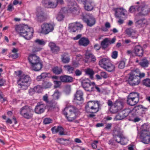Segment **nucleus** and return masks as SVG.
I'll use <instances>...</instances> for the list:
<instances>
[{
	"label": "nucleus",
	"instance_id": "nucleus-1",
	"mask_svg": "<svg viewBox=\"0 0 150 150\" xmlns=\"http://www.w3.org/2000/svg\"><path fill=\"white\" fill-rule=\"evenodd\" d=\"M15 30L20 36L23 37L26 40H30L33 37V29L27 25L20 24L16 25Z\"/></svg>",
	"mask_w": 150,
	"mask_h": 150
},
{
	"label": "nucleus",
	"instance_id": "nucleus-2",
	"mask_svg": "<svg viewBox=\"0 0 150 150\" xmlns=\"http://www.w3.org/2000/svg\"><path fill=\"white\" fill-rule=\"evenodd\" d=\"M145 75L144 73H141L138 69L132 71L128 79L129 83L132 86L138 85L140 82V79L144 77Z\"/></svg>",
	"mask_w": 150,
	"mask_h": 150
},
{
	"label": "nucleus",
	"instance_id": "nucleus-3",
	"mask_svg": "<svg viewBox=\"0 0 150 150\" xmlns=\"http://www.w3.org/2000/svg\"><path fill=\"white\" fill-rule=\"evenodd\" d=\"M63 113L68 121L72 122L76 118L79 111L75 107L70 106L66 107L63 111Z\"/></svg>",
	"mask_w": 150,
	"mask_h": 150
},
{
	"label": "nucleus",
	"instance_id": "nucleus-4",
	"mask_svg": "<svg viewBox=\"0 0 150 150\" xmlns=\"http://www.w3.org/2000/svg\"><path fill=\"white\" fill-rule=\"evenodd\" d=\"M28 60L33 70L38 71L41 70L42 64L39 57L35 54H31L28 56Z\"/></svg>",
	"mask_w": 150,
	"mask_h": 150
},
{
	"label": "nucleus",
	"instance_id": "nucleus-5",
	"mask_svg": "<svg viewBox=\"0 0 150 150\" xmlns=\"http://www.w3.org/2000/svg\"><path fill=\"white\" fill-rule=\"evenodd\" d=\"M100 102L98 100L89 101L85 106L86 112L88 113H96L99 110Z\"/></svg>",
	"mask_w": 150,
	"mask_h": 150
},
{
	"label": "nucleus",
	"instance_id": "nucleus-6",
	"mask_svg": "<svg viewBox=\"0 0 150 150\" xmlns=\"http://www.w3.org/2000/svg\"><path fill=\"white\" fill-rule=\"evenodd\" d=\"M30 80L29 75L24 74L21 75L17 81L18 86L22 89L26 90L27 89Z\"/></svg>",
	"mask_w": 150,
	"mask_h": 150
},
{
	"label": "nucleus",
	"instance_id": "nucleus-7",
	"mask_svg": "<svg viewBox=\"0 0 150 150\" xmlns=\"http://www.w3.org/2000/svg\"><path fill=\"white\" fill-rule=\"evenodd\" d=\"M99 64L101 67L108 71L112 72L115 70V66L110 63L108 59L104 58L100 60Z\"/></svg>",
	"mask_w": 150,
	"mask_h": 150
},
{
	"label": "nucleus",
	"instance_id": "nucleus-8",
	"mask_svg": "<svg viewBox=\"0 0 150 150\" xmlns=\"http://www.w3.org/2000/svg\"><path fill=\"white\" fill-rule=\"evenodd\" d=\"M54 24L50 23H44L41 25V33L47 35L53 31L54 29Z\"/></svg>",
	"mask_w": 150,
	"mask_h": 150
},
{
	"label": "nucleus",
	"instance_id": "nucleus-9",
	"mask_svg": "<svg viewBox=\"0 0 150 150\" xmlns=\"http://www.w3.org/2000/svg\"><path fill=\"white\" fill-rule=\"evenodd\" d=\"M20 113L23 117L27 119L31 118L33 115L31 110L28 106H25L21 108Z\"/></svg>",
	"mask_w": 150,
	"mask_h": 150
},
{
	"label": "nucleus",
	"instance_id": "nucleus-10",
	"mask_svg": "<svg viewBox=\"0 0 150 150\" xmlns=\"http://www.w3.org/2000/svg\"><path fill=\"white\" fill-rule=\"evenodd\" d=\"M43 6L47 8H54L57 6L58 0H43L42 1Z\"/></svg>",
	"mask_w": 150,
	"mask_h": 150
},
{
	"label": "nucleus",
	"instance_id": "nucleus-11",
	"mask_svg": "<svg viewBox=\"0 0 150 150\" xmlns=\"http://www.w3.org/2000/svg\"><path fill=\"white\" fill-rule=\"evenodd\" d=\"M82 85L86 91L89 92L93 91V82H91L88 79H83L82 81Z\"/></svg>",
	"mask_w": 150,
	"mask_h": 150
},
{
	"label": "nucleus",
	"instance_id": "nucleus-12",
	"mask_svg": "<svg viewBox=\"0 0 150 150\" xmlns=\"http://www.w3.org/2000/svg\"><path fill=\"white\" fill-rule=\"evenodd\" d=\"M142 108V105H139L138 106H135L132 110L129 108H127L122 111V114L124 115V116H125V118L128 115H130L131 114H132V115L134 116V114L133 113L135 112L139 109H141Z\"/></svg>",
	"mask_w": 150,
	"mask_h": 150
},
{
	"label": "nucleus",
	"instance_id": "nucleus-13",
	"mask_svg": "<svg viewBox=\"0 0 150 150\" xmlns=\"http://www.w3.org/2000/svg\"><path fill=\"white\" fill-rule=\"evenodd\" d=\"M115 40V38H113L111 40L107 38H105L101 43L102 48L103 49H106L109 45L114 43Z\"/></svg>",
	"mask_w": 150,
	"mask_h": 150
},
{
	"label": "nucleus",
	"instance_id": "nucleus-14",
	"mask_svg": "<svg viewBox=\"0 0 150 150\" xmlns=\"http://www.w3.org/2000/svg\"><path fill=\"white\" fill-rule=\"evenodd\" d=\"M36 16L38 20L40 22L43 21L47 18V16L40 8H38L37 9Z\"/></svg>",
	"mask_w": 150,
	"mask_h": 150
},
{
	"label": "nucleus",
	"instance_id": "nucleus-15",
	"mask_svg": "<svg viewBox=\"0 0 150 150\" xmlns=\"http://www.w3.org/2000/svg\"><path fill=\"white\" fill-rule=\"evenodd\" d=\"M83 20L90 26H92L96 23V20L91 14H88L86 17H83Z\"/></svg>",
	"mask_w": 150,
	"mask_h": 150
},
{
	"label": "nucleus",
	"instance_id": "nucleus-16",
	"mask_svg": "<svg viewBox=\"0 0 150 150\" xmlns=\"http://www.w3.org/2000/svg\"><path fill=\"white\" fill-rule=\"evenodd\" d=\"M79 8V7L75 2H71L68 4L67 11L73 14H75L78 11Z\"/></svg>",
	"mask_w": 150,
	"mask_h": 150
},
{
	"label": "nucleus",
	"instance_id": "nucleus-17",
	"mask_svg": "<svg viewBox=\"0 0 150 150\" xmlns=\"http://www.w3.org/2000/svg\"><path fill=\"white\" fill-rule=\"evenodd\" d=\"M83 27V25L80 23H73L69 25V28L70 31L72 32H75Z\"/></svg>",
	"mask_w": 150,
	"mask_h": 150
},
{
	"label": "nucleus",
	"instance_id": "nucleus-18",
	"mask_svg": "<svg viewBox=\"0 0 150 150\" xmlns=\"http://www.w3.org/2000/svg\"><path fill=\"white\" fill-rule=\"evenodd\" d=\"M140 8L139 13L141 15L145 16L148 14L150 11V7L147 5L142 4L139 6Z\"/></svg>",
	"mask_w": 150,
	"mask_h": 150
},
{
	"label": "nucleus",
	"instance_id": "nucleus-19",
	"mask_svg": "<svg viewBox=\"0 0 150 150\" xmlns=\"http://www.w3.org/2000/svg\"><path fill=\"white\" fill-rule=\"evenodd\" d=\"M140 138L142 142L144 144H149L150 142V132L141 133Z\"/></svg>",
	"mask_w": 150,
	"mask_h": 150
},
{
	"label": "nucleus",
	"instance_id": "nucleus-20",
	"mask_svg": "<svg viewBox=\"0 0 150 150\" xmlns=\"http://www.w3.org/2000/svg\"><path fill=\"white\" fill-rule=\"evenodd\" d=\"M126 33L133 39H137L138 37V34L134 30L131 28H128L125 30Z\"/></svg>",
	"mask_w": 150,
	"mask_h": 150
},
{
	"label": "nucleus",
	"instance_id": "nucleus-21",
	"mask_svg": "<svg viewBox=\"0 0 150 150\" xmlns=\"http://www.w3.org/2000/svg\"><path fill=\"white\" fill-rule=\"evenodd\" d=\"M85 62H94L96 60L95 56L90 52L87 51L85 54Z\"/></svg>",
	"mask_w": 150,
	"mask_h": 150
},
{
	"label": "nucleus",
	"instance_id": "nucleus-22",
	"mask_svg": "<svg viewBox=\"0 0 150 150\" xmlns=\"http://www.w3.org/2000/svg\"><path fill=\"white\" fill-rule=\"evenodd\" d=\"M79 2L84 4L85 9L88 11H91L93 8L91 2L86 3V0H77Z\"/></svg>",
	"mask_w": 150,
	"mask_h": 150
},
{
	"label": "nucleus",
	"instance_id": "nucleus-23",
	"mask_svg": "<svg viewBox=\"0 0 150 150\" xmlns=\"http://www.w3.org/2000/svg\"><path fill=\"white\" fill-rule=\"evenodd\" d=\"M45 109V106L43 104L38 103L36 106L35 111L36 113L38 114H40L43 112Z\"/></svg>",
	"mask_w": 150,
	"mask_h": 150
},
{
	"label": "nucleus",
	"instance_id": "nucleus-24",
	"mask_svg": "<svg viewBox=\"0 0 150 150\" xmlns=\"http://www.w3.org/2000/svg\"><path fill=\"white\" fill-rule=\"evenodd\" d=\"M48 45L50 48L51 51L53 53H57L60 50L59 47L53 42H50Z\"/></svg>",
	"mask_w": 150,
	"mask_h": 150
},
{
	"label": "nucleus",
	"instance_id": "nucleus-25",
	"mask_svg": "<svg viewBox=\"0 0 150 150\" xmlns=\"http://www.w3.org/2000/svg\"><path fill=\"white\" fill-rule=\"evenodd\" d=\"M134 53L137 56H142L143 54V49L142 47L139 45L135 46L134 49Z\"/></svg>",
	"mask_w": 150,
	"mask_h": 150
},
{
	"label": "nucleus",
	"instance_id": "nucleus-26",
	"mask_svg": "<svg viewBox=\"0 0 150 150\" xmlns=\"http://www.w3.org/2000/svg\"><path fill=\"white\" fill-rule=\"evenodd\" d=\"M126 12V11L122 8H117L115 10V14L117 17H118L119 15L125 16Z\"/></svg>",
	"mask_w": 150,
	"mask_h": 150
},
{
	"label": "nucleus",
	"instance_id": "nucleus-27",
	"mask_svg": "<svg viewBox=\"0 0 150 150\" xmlns=\"http://www.w3.org/2000/svg\"><path fill=\"white\" fill-rule=\"evenodd\" d=\"M135 24L138 27H144L147 24L146 20L144 19L139 20L136 22Z\"/></svg>",
	"mask_w": 150,
	"mask_h": 150
},
{
	"label": "nucleus",
	"instance_id": "nucleus-28",
	"mask_svg": "<svg viewBox=\"0 0 150 150\" xmlns=\"http://www.w3.org/2000/svg\"><path fill=\"white\" fill-rule=\"evenodd\" d=\"M83 93L82 91L80 90L77 91L74 95V100H83Z\"/></svg>",
	"mask_w": 150,
	"mask_h": 150
},
{
	"label": "nucleus",
	"instance_id": "nucleus-29",
	"mask_svg": "<svg viewBox=\"0 0 150 150\" xmlns=\"http://www.w3.org/2000/svg\"><path fill=\"white\" fill-rule=\"evenodd\" d=\"M61 81L64 82H70L72 81V78L67 75L62 76H60Z\"/></svg>",
	"mask_w": 150,
	"mask_h": 150
},
{
	"label": "nucleus",
	"instance_id": "nucleus-30",
	"mask_svg": "<svg viewBox=\"0 0 150 150\" xmlns=\"http://www.w3.org/2000/svg\"><path fill=\"white\" fill-rule=\"evenodd\" d=\"M79 43L80 45L86 46L88 44L89 41L87 38L83 37L79 40Z\"/></svg>",
	"mask_w": 150,
	"mask_h": 150
},
{
	"label": "nucleus",
	"instance_id": "nucleus-31",
	"mask_svg": "<svg viewBox=\"0 0 150 150\" xmlns=\"http://www.w3.org/2000/svg\"><path fill=\"white\" fill-rule=\"evenodd\" d=\"M139 100L132 98L129 97H127V104L131 106H133L137 104L139 102Z\"/></svg>",
	"mask_w": 150,
	"mask_h": 150
},
{
	"label": "nucleus",
	"instance_id": "nucleus-32",
	"mask_svg": "<svg viewBox=\"0 0 150 150\" xmlns=\"http://www.w3.org/2000/svg\"><path fill=\"white\" fill-rule=\"evenodd\" d=\"M150 126L147 124H144L141 127V133H146L148 132H150L149 129Z\"/></svg>",
	"mask_w": 150,
	"mask_h": 150
},
{
	"label": "nucleus",
	"instance_id": "nucleus-33",
	"mask_svg": "<svg viewBox=\"0 0 150 150\" xmlns=\"http://www.w3.org/2000/svg\"><path fill=\"white\" fill-rule=\"evenodd\" d=\"M65 70L67 71L69 73H72L74 70V68L69 65H66L64 66Z\"/></svg>",
	"mask_w": 150,
	"mask_h": 150
},
{
	"label": "nucleus",
	"instance_id": "nucleus-34",
	"mask_svg": "<svg viewBox=\"0 0 150 150\" xmlns=\"http://www.w3.org/2000/svg\"><path fill=\"white\" fill-rule=\"evenodd\" d=\"M85 71L86 74L89 75L90 78L92 79L94 72L92 69L89 68H87L85 69Z\"/></svg>",
	"mask_w": 150,
	"mask_h": 150
},
{
	"label": "nucleus",
	"instance_id": "nucleus-35",
	"mask_svg": "<svg viewBox=\"0 0 150 150\" xmlns=\"http://www.w3.org/2000/svg\"><path fill=\"white\" fill-rule=\"evenodd\" d=\"M127 97L137 100H139V94L137 92H132L129 94Z\"/></svg>",
	"mask_w": 150,
	"mask_h": 150
},
{
	"label": "nucleus",
	"instance_id": "nucleus-36",
	"mask_svg": "<svg viewBox=\"0 0 150 150\" xmlns=\"http://www.w3.org/2000/svg\"><path fill=\"white\" fill-rule=\"evenodd\" d=\"M139 8H140L139 6H132L130 7L129 9V11L131 13L137 12L138 13H139Z\"/></svg>",
	"mask_w": 150,
	"mask_h": 150
},
{
	"label": "nucleus",
	"instance_id": "nucleus-37",
	"mask_svg": "<svg viewBox=\"0 0 150 150\" xmlns=\"http://www.w3.org/2000/svg\"><path fill=\"white\" fill-rule=\"evenodd\" d=\"M46 42V41L43 39H37L34 41V46L36 44L40 45H44Z\"/></svg>",
	"mask_w": 150,
	"mask_h": 150
},
{
	"label": "nucleus",
	"instance_id": "nucleus-38",
	"mask_svg": "<svg viewBox=\"0 0 150 150\" xmlns=\"http://www.w3.org/2000/svg\"><path fill=\"white\" fill-rule=\"evenodd\" d=\"M139 64L143 67H147L148 66L149 62L146 59H142Z\"/></svg>",
	"mask_w": 150,
	"mask_h": 150
},
{
	"label": "nucleus",
	"instance_id": "nucleus-39",
	"mask_svg": "<svg viewBox=\"0 0 150 150\" xmlns=\"http://www.w3.org/2000/svg\"><path fill=\"white\" fill-rule=\"evenodd\" d=\"M61 95V93L58 90H56L54 92L52 96L54 100H58L59 98Z\"/></svg>",
	"mask_w": 150,
	"mask_h": 150
},
{
	"label": "nucleus",
	"instance_id": "nucleus-40",
	"mask_svg": "<svg viewBox=\"0 0 150 150\" xmlns=\"http://www.w3.org/2000/svg\"><path fill=\"white\" fill-rule=\"evenodd\" d=\"M52 71L54 73L57 74H60L62 71V69L57 67H54L52 69Z\"/></svg>",
	"mask_w": 150,
	"mask_h": 150
},
{
	"label": "nucleus",
	"instance_id": "nucleus-41",
	"mask_svg": "<svg viewBox=\"0 0 150 150\" xmlns=\"http://www.w3.org/2000/svg\"><path fill=\"white\" fill-rule=\"evenodd\" d=\"M70 59L68 57H67L63 55L62 56V61L64 63H67L70 61Z\"/></svg>",
	"mask_w": 150,
	"mask_h": 150
},
{
	"label": "nucleus",
	"instance_id": "nucleus-42",
	"mask_svg": "<svg viewBox=\"0 0 150 150\" xmlns=\"http://www.w3.org/2000/svg\"><path fill=\"white\" fill-rule=\"evenodd\" d=\"M127 139L122 134V137H121L120 143L122 145H125L127 144Z\"/></svg>",
	"mask_w": 150,
	"mask_h": 150
},
{
	"label": "nucleus",
	"instance_id": "nucleus-43",
	"mask_svg": "<svg viewBox=\"0 0 150 150\" xmlns=\"http://www.w3.org/2000/svg\"><path fill=\"white\" fill-rule=\"evenodd\" d=\"M35 92L38 93H41L42 91V87L40 85H37L33 88Z\"/></svg>",
	"mask_w": 150,
	"mask_h": 150
},
{
	"label": "nucleus",
	"instance_id": "nucleus-44",
	"mask_svg": "<svg viewBox=\"0 0 150 150\" xmlns=\"http://www.w3.org/2000/svg\"><path fill=\"white\" fill-rule=\"evenodd\" d=\"M125 118V116L122 114V111H120L116 116V119L117 120H121Z\"/></svg>",
	"mask_w": 150,
	"mask_h": 150
},
{
	"label": "nucleus",
	"instance_id": "nucleus-45",
	"mask_svg": "<svg viewBox=\"0 0 150 150\" xmlns=\"http://www.w3.org/2000/svg\"><path fill=\"white\" fill-rule=\"evenodd\" d=\"M143 83L144 85L147 87H150V79H144L143 81Z\"/></svg>",
	"mask_w": 150,
	"mask_h": 150
},
{
	"label": "nucleus",
	"instance_id": "nucleus-46",
	"mask_svg": "<svg viewBox=\"0 0 150 150\" xmlns=\"http://www.w3.org/2000/svg\"><path fill=\"white\" fill-rule=\"evenodd\" d=\"M58 129V132H59V134L60 135H65L66 134L65 133V132H64V129L61 126H59L57 127Z\"/></svg>",
	"mask_w": 150,
	"mask_h": 150
},
{
	"label": "nucleus",
	"instance_id": "nucleus-47",
	"mask_svg": "<svg viewBox=\"0 0 150 150\" xmlns=\"http://www.w3.org/2000/svg\"><path fill=\"white\" fill-rule=\"evenodd\" d=\"M115 106H116L119 110H121L123 108V105L122 102L118 101L115 102Z\"/></svg>",
	"mask_w": 150,
	"mask_h": 150
},
{
	"label": "nucleus",
	"instance_id": "nucleus-48",
	"mask_svg": "<svg viewBox=\"0 0 150 150\" xmlns=\"http://www.w3.org/2000/svg\"><path fill=\"white\" fill-rule=\"evenodd\" d=\"M42 85L43 87L45 88H48L51 87L52 84L51 82L46 81L44 82Z\"/></svg>",
	"mask_w": 150,
	"mask_h": 150
},
{
	"label": "nucleus",
	"instance_id": "nucleus-49",
	"mask_svg": "<svg viewBox=\"0 0 150 150\" xmlns=\"http://www.w3.org/2000/svg\"><path fill=\"white\" fill-rule=\"evenodd\" d=\"M125 62L124 61H121L118 63V67L121 69H123L125 67Z\"/></svg>",
	"mask_w": 150,
	"mask_h": 150
},
{
	"label": "nucleus",
	"instance_id": "nucleus-50",
	"mask_svg": "<svg viewBox=\"0 0 150 150\" xmlns=\"http://www.w3.org/2000/svg\"><path fill=\"white\" fill-rule=\"evenodd\" d=\"M64 16L63 14L61 13H59L57 15L56 18L59 21H61L63 19Z\"/></svg>",
	"mask_w": 150,
	"mask_h": 150
},
{
	"label": "nucleus",
	"instance_id": "nucleus-51",
	"mask_svg": "<svg viewBox=\"0 0 150 150\" xmlns=\"http://www.w3.org/2000/svg\"><path fill=\"white\" fill-rule=\"evenodd\" d=\"M93 91H95V89H96L97 92H100V90L99 88L96 84L95 82H93Z\"/></svg>",
	"mask_w": 150,
	"mask_h": 150
},
{
	"label": "nucleus",
	"instance_id": "nucleus-52",
	"mask_svg": "<svg viewBox=\"0 0 150 150\" xmlns=\"http://www.w3.org/2000/svg\"><path fill=\"white\" fill-rule=\"evenodd\" d=\"M42 49V48L40 47H34L32 49V51L33 52L36 53L40 51Z\"/></svg>",
	"mask_w": 150,
	"mask_h": 150
},
{
	"label": "nucleus",
	"instance_id": "nucleus-53",
	"mask_svg": "<svg viewBox=\"0 0 150 150\" xmlns=\"http://www.w3.org/2000/svg\"><path fill=\"white\" fill-rule=\"evenodd\" d=\"M112 107V110H111V111L112 113H115L119 110L116 106H115V103L114 104Z\"/></svg>",
	"mask_w": 150,
	"mask_h": 150
},
{
	"label": "nucleus",
	"instance_id": "nucleus-54",
	"mask_svg": "<svg viewBox=\"0 0 150 150\" xmlns=\"http://www.w3.org/2000/svg\"><path fill=\"white\" fill-rule=\"evenodd\" d=\"M112 107V110H111V111L112 113H115L119 110L116 106H115V103L114 104Z\"/></svg>",
	"mask_w": 150,
	"mask_h": 150
},
{
	"label": "nucleus",
	"instance_id": "nucleus-55",
	"mask_svg": "<svg viewBox=\"0 0 150 150\" xmlns=\"http://www.w3.org/2000/svg\"><path fill=\"white\" fill-rule=\"evenodd\" d=\"M121 137H122V134H118L115 137V140L117 143H120Z\"/></svg>",
	"mask_w": 150,
	"mask_h": 150
},
{
	"label": "nucleus",
	"instance_id": "nucleus-56",
	"mask_svg": "<svg viewBox=\"0 0 150 150\" xmlns=\"http://www.w3.org/2000/svg\"><path fill=\"white\" fill-rule=\"evenodd\" d=\"M52 120L49 118H45L44 119V123L45 124H47L51 122Z\"/></svg>",
	"mask_w": 150,
	"mask_h": 150
},
{
	"label": "nucleus",
	"instance_id": "nucleus-57",
	"mask_svg": "<svg viewBox=\"0 0 150 150\" xmlns=\"http://www.w3.org/2000/svg\"><path fill=\"white\" fill-rule=\"evenodd\" d=\"M118 55V52L117 51H115L112 52V57L113 59H116Z\"/></svg>",
	"mask_w": 150,
	"mask_h": 150
},
{
	"label": "nucleus",
	"instance_id": "nucleus-58",
	"mask_svg": "<svg viewBox=\"0 0 150 150\" xmlns=\"http://www.w3.org/2000/svg\"><path fill=\"white\" fill-rule=\"evenodd\" d=\"M100 76L101 77H102L104 78H106L108 77V74L105 72L104 71H102L101 72Z\"/></svg>",
	"mask_w": 150,
	"mask_h": 150
},
{
	"label": "nucleus",
	"instance_id": "nucleus-59",
	"mask_svg": "<svg viewBox=\"0 0 150 150\" xmlns=\"http://www.w3.org/2000/svg\"><path fill=\"white\" fill-rule=\"evenodd\" d=\"M54 87L55 88L58 87L60 85L61 82L60 81H54Z\"/></svg>",
	"mask_w": 150,
	"mask_h": 150
},
{
	"label": "nucleus",
	"instance_id": "nucleus-60",
	"mask_svg": "<svg viewBox=\"0 0 150 150\" xmlns=\"http://www.w3.org/2000/svg\"><path fill=\"white\" fill-rule=\"evenodd\" d=\"M14 8L12 5L11 4H9L8 6L7 10L11 12L12 11L14 10Z\"/></svg>",
	"mask_w": 150,
	"mask_h": 150
},
{
	"label": "nucleus",
	"instance_id": "nucleus-61",
	"mask_svg": "<svg viewBox=\"0 0 150 150\" xmlns=\"http://www.w3.org/2000/svg\"><path fill=\"white\" fill-rule=\"evenodd\" d=\"M98 143V141H95L92 144V146L93 149H96L97 148L96 144Z\"/></svg>",
	"mask_w": 150,
	"mask_h": 150
},
{
	"label": "nucleus",
	"instance_id": "nucleus-62",
	"mask_svg": "<svg viewBox=\"0 0 150 150\" xmlns=\"http://www.w3.org/2000/svg\"><path fill=\"white\" fill-rule=\"evenodd\" d=\"M43 100L47 103H48L49 101L48 100V96L47 94H46L43 96Z\"/></svg>",
	"mask_w": 150,
	"mask_h": 150
},
{
	"label": "nucleus",
	"instance_id": "nucleus-63",
	"mask_svg": "<svg viewBox=\"0 0 150 150\" xmlns=\"http://www.w3.org/2000/svg\"><path fill=\"white\" fill-rule=\"evenodd\" d=\"M51 130L54 133L58 132L57 127H54L51 129Z\"/></svg>",
	"mask_w": 150,
	"mask_h": 150
},
{
	"label": "nucleus",
	"instance_id": "nucleus-64",
	"mask_svg": "<svg viewBox=\"0 0 150 150\" xmlns=\"http://www.w3.org/2000/svg\"><path fill=\"white\" fill-rule=\"evenodd\" d=\"M75 74L76 76H79L81 75L82 72L81 71L78 69H77L75 71Z\"/></svg>",
	"mask_w": 150,
	"mask_h": 150
}]
</instances>
